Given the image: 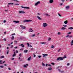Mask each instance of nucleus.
Segmentation results:
<instances>
[{
  "label": "nucleus",
  "mask_w": 73,
  "mask_h": 73,
  "mask_svg": "<svg viewBox=\"0 0 73 73\" xmlns=\"http://www.w3.org/2000/svg\"><path fill=\"white\" fill-rule=\"evenodd\" d=\"M64 59V58L61 57H59L57 59V61H60V60H63Z\"/></svg>",
  "instance_id": "1"
},
{
  "label": "nucleus",
  "mask_w": 73,
  "mask_h": 73,
  "mask_svg": "<svg viewBox=\"0 0 73 73\" xmlns=\"http://www.w3.org/2000/svg\"><path fill=\"white\" fill-rule=\"evenodd\" d=\"M23 21L25 23L26 22H29L30 21H32V20H25Z\"/></svg>",
  "instance_id": "2"
},
{
  "label": "nucleus",
  "mask_w": 73,
  "mask_h": 73,
  "mask_svg": "<svg viewBox=\"0 0 73 73\" xmlns=\"http://www.w3.org/2000/svg\"><path fill=\"white\" fill-rule=\"evenodd\" d=\"M48 25L46 23H44L43 24V26L44 27H46V26H48Z\"/></svg>",
  "instance_id": "3"
},
{
  "label": "nucleus",
  "mask_w": 73,
  "mask_h": 73,
  "mask_svg": "<svg viewBox=\"0 0 73 73\" xmlns=\"http://www.w3.org/2000/svg\"><path fill=\"white\" fill-rule=\"evenodd\" d=\"M21 8H25V9H29V7H24L23 6H21Z\"/></svg>",
  "instance_id": "4"
},
{
  "label": "nucleus",
  "mask_w": 73,
  "mask_h": 73,
  "mask_svg": "<svg viewBox=\"0 0 73 73\" xmlns=\"http://www.w3.org/2000/svg\"><path fill=\"white\" fill-rule=\"evenodd\" d=\"M40 1H38L37 2V3H36L35 4V6H37L38 4H40Z\"/></svg>",
  "instance_id": "5"
},
{
  "label": "nucleus",
  "mask_w": 73,
  "mask_h": 73,
  "mask_svg": "<svg viewBox=\"0 0 73 73\" xmlns=\"http://www.w3.org/2000/svg\"><path fill=\"white\" fill-rule=\"evenodd\" d=\"M29 32H33V30H32V29L30 28L29 29Z\"/></svg>",
  "instance_id": "6"
},
{
  "label": "nucleus",
  "mask_w": 73,
  "mask_h": 73,
  "mask_svg": "<svg viewBox=\"0 0 73 73\" xmlns=\"http://www.w3.org/2000/svg\"><path fill=\"white\" fill-rule=\"evenodd\" d=\"M36 17H37L38 19L39 20H41L42 19L41 18H40V17L37 16Z\"/></svg>",
  "instance_id": "7"
},
{
  "label": "nucleus",
  "mask_w": 73,
  "mask_h": 73,
  "mask_svg": "<svg viewBox=\"0 0 73 73\" xmlns=\"http://www.w3.org/2000/svg\"><path fill=\"white\" fill-rule=\"evenodd\" d=\"M27 66H28V64H27L26 65H24L23 66L25 68H27Z\"/></svg>",
  "instance_id": "8"
},
{
  "label": "nucleus",
  "mask_w": 73,
  "mask_h": 73,
  "mask_svg": "<svg viewBox=\"0 0 73 73\" xmlns=\"http://www.w3.org/2000/svg\"><path fill=\"white\" fill-rule=\"evenodd\" d=\"M53 0H50L49 1V2L50 3H53Z\"/></svg>",
  "instance_id": "9"
},
{
  "label": "nucleus",
  "mask_w": 73,
  "mask_h": 73,
  "mask_svg": "<svg viewBox=\"0 0 73 73\" xmlns=\"http://www.w3.org/2000/svg\"><path fill=\"white\" fill-rule=\"evenodd\" d=\"M19 13H25V12L24 11H19Z\"/></svg>",
  "instance_id": "10"
},
{
  "label": "nucleus",
  "mask_w": 73,
  "mask_h": 73,
  "mask_svg": "<svg viewBox=\"0 0 73 73\" xmlns=\"http://www.w3.org/2000/svg\"><path fill=\"white\" fill-rule=\"evenodd\" d=\"M19 13H25V12L24 11H19Z\"/></svg>",
  "instance_id": "11"
},
{
  "label": "nucleus",
  "mask_w": 73,
  "mask_h": 73,
  "mask_svg": "<svg viewBox=\"0 0 73 73\" xmlns=\"http://www.w3.org/2000/svg\"><path fill=\"white\" fill-rule=\"evenodd\" d=\"M66 9H69V6H66Z\"/></svg>",
  "instance_id": "12"
},
{
  "label": "nucleus",
  "mask_w": 73,
  "mask_h": 73,
  "mask_svg": "<svg viewBox=\"0 0 73 73\" xmlns=\"http://www.w3.org/2000/svg\"><path fill=\"white\" fill-rule=\"evenodd\" d=\"M13 22H15V23H16L17 24L19 23H20V21H14Z\"/></svg>",
  "instance_id": "13"
},
{
  "label": "nucleus",
  "mask_w": 73,
  "mask_h": 73,
  "mask_svg": "<svg viewBox=\"0 0 73 73\" xmlns=\"http://www.w3.org/2000/svg\"><path fill=\"white\" fill-rule=\"evenodd\" d=\"M65 29H66V28L64 27H62L61 28V30H62V31H63V30H65Z\"/></svg>",
  "instance_id": "14"
},
{
  "label": "nucleus",
  "mask_w": 73,
  "mask_h": 73,
  "mask_svg": "<svg viewBox=\"0 0 73 73\" xmlns=\"http://www.w3.org/2000/svg\"><path fill=\"white\" fill-rule=\"evenodd\" d=\"M64 23L65 24H68V21H66L64 22Z\"/></svg>",
  "instance_id": "15"
},
{
  "label": "nucleus",
  "mask_w": 73,
  "mask_h": 73,
  "mask_svg": "<svg viewBox=\"0 0 73 73\" xmlns=\"http://www.w3.org/2000/svg\"><path fill=\"white\" fill-rule=\"evenodd\" d=\"M26 29V27H25V26H24V27H22L21 28V29Z\"/></svg>",
  "instance_id": "16"
},
{
  "label": "nucleus",
  "mask_w": 73,
  "mask_h": 73,
  "mask_svg": "<svg viewBox=\"0 0 73 73\" xmlns=\"http://www.w3.org/2000/svg\"><path fill=\"white\" fill-rule=\"evenodd\" d=\"M14 54L13 55V57H15L16 56V54H15V52H14Z\"/></svg>",
  "instance_id": "17"
},
{
  "label": "nucleus",
  "mask_w": 73,
  "mask_h": 73,
  "mask_svg": "<svg viewBox=\"0 0 73 73\" xmlns=\"http://www.w3.org/2000/svg\"><path fill=\"white\" fill-rule=\"evenodd\" d=\"M31 56H30L28 58V61H29L31 60Z\"/></svg>",
  "instance_id": "18"
},
{
  "label": "nucleus",
  "mask_w": 73,
  "mask_h": 73,
  "mask_svg": "<svg viewBox=\"0 0 73 73\" xmlns=\"http://www.w3.org/2000/svg\"><path fill=\"white\" fill-rule=\"evenodd\" d=\"M73 28L72 27H70L68 28V29H71V30H72V29H73Z\"/></svg>",
  "instance_id": "19"
},
{
  "label": "nucleus",
  "mask_w": 73,
  "mask_h": 73,
  "mask_svg": "<svg viewBox=\"0 0 73 73\" xmlns=\"http://www.w3.org/2000/svg\"><path fill=\"white\" fill-rule=\"evenodd\" d=\"M8 5H13V3H8Z\"/></svg>",
  "instance_id": "20"
},
{
  "label": "nucleus",
  "mask_w": 73,
  "mask_h": 73,
  "mask_svg": "<svg viewBox=\"0 0 73 73\" xmlns=\"http://www.w3.org/2000/svg\"><path fill=\"white\" fill-rule=\"evenodd\" d=\"M24 52L25 53H27L28 52V50H25L24 51Z\"/></svg>",
  "instance_id": "21"
},
{
  "label": "nucleus",
  "mask_w": 73,
  "mask_h": 73,
  "mask_svg": "<svg viewBox=\"0 0 73 73\" xmlns=\"http://www.w3.org/2000/svg\"><path fill=\"white\" fill-rule=\"evenodd\" d=\"M73 44V40H72V42H71V46H72Z\"/></svg>",
  "instance_id": "22"
},
{
  "label": "nucleus",
  "mask_w": 73,
  "mask_h": 73,
  "mask_svg": "<svg viewBox=\"0 0 73 73\" xmlns=\"http://www.w3.org/2000/svg\"><path fill=\"white\" fill-rule=\"evenodd\" d=\"M0 64H3V62L2 60H0Z\"/></svg>",
  "instance_id": "23"
},
{
  "label": "nucleus",
  "mask_w": 73,
  "mask_h": 73,
  "mask_svg": "<svg viewBox=\"0 0 73 73\" xmlns=\"http://www.w3.org/2000/svg\"><path fill=\"white\" fill-rule=\"evenodd\" d=\"M42 65H43V66H45V64L44 63L42 62Z\"/></svg>",
  "instance_id": "24"
},
{
  "label": "nucleus",
  "mask_w": 73,
  "mask_h": 73,
  "mask_svg": "<svg viewBox=\"0 0 73 73\" xmlns=\"http://www.w3.org/2000/svg\"><path fill=\"white\" fill-rule=\"evenodd\" d=\"M21 46L23 48V47H24V45H23V44H21Z\"/></svg>",
  "instance_id": "25"
},
{
  "label": "nucleus",
  "mask_w": 73,
  "mask_h": 73,
  "mask_svg": "<svg viewBox=\"0 0 73 73\" xmlns=\"http://www.w3.org/2000/svg\"><path fill=\"white\" fill-rule=\"evenodd\" d=\"M4 58V56H2L0 57L1 58Z\"/></svg>",
  "instance_id": "26"
},
{
  "label": "nucleus",
  "mask_w": 73,
  "mask_h": 73,
  "mask_svg": "<svg viewBox=\"0 0 73 73\" xmlns=\"http://www.w3.org/2000/svg\"><path fill=\"white\" fill-rule=\"evenodd\" d=\"M32 37H35V36H36V35H35V34L33 35H32Z\"/></svg>",
  "instance_id": "27"
},
{
  "label": "nucleus",
  "mask_w": 73,
  "mask_h": 73,
  "mask_svg": "<svg viewBox=\"0 0 73 73\" xmlns=\"http://www.w3.org/2000/svg\"><path fill=\"white\" fill-rule=\"evenodd\" d=\"M0 68H4V66H0Z\"/></svg>",
  "instance_id": "28"
},
{
  "label": "nucleus",
  "mask_w": 73,
  "mask_h": 73,
  "mask_svg": "<svg viewBox=\"0 0 73 73\" xmlns=\"http://www.w3.org/2000/svg\"><path fill=\"white\" fill-rule=\"evenodd\" d=\"M58 16H60V17H61V15H60V13H58Z\"/></svg>",
  "instance_id": "29"
},
{
  "label": "nucleus",
  "mask_w": 73,
  "mask_h": 73,
  "mask_svg": "<svg viewBox=\"0 0 73 73\" xmlns=\"http://www.w3.org/2000/svg\"><path fill=\"white\" fill-rule=\"evenodd\" d=\"M49 70H52V68H48Z\"/></svg>",
  "instance_id": "30"
},
{
  "label": "nucleus",
  "mask_w": 73,
  "mask_h": 73,
  "mask_svg": "<svg viewBox=\"0 0 73 73\" xmlns=\"http://www.w3.org/2000/svg\"><path fill=\"white\" fill-rule=\"evenodd\" d=\"M14 38V36H13L11 37V40H13V39Z\"/></svg>",
  "instance_id": "31"
},
{
  "label": "nucleus",
  "mask_w": 73,
  "mask_h": 73,
  "mask_svg": "<svg viewBox=\"0 0 73 73\" xmlns=\"http://www.w3.org/2000/svg\"><path fill=\"white\" fill-rule=\"evenodd\" d=\"M63 26L64 27H67V25H63Z\"/></svg>",
  "instance_id": "32"
},
{
  "label": "nucleus",
  "mask_w": 73,
  "mask_h": 73,
  "mask_svg": "<svg viewBox=\"0 0 73 73\" xmlns=\"http://www.w3.org/2000/svg\"><path fill=\"white\" fill-rule=\"evenodd\" d=\"M72 33V32H70L68 33V35H70L71 34V33Z\"/></svg>",
  "instance_id": "33"
},
{
  "label": "nucleus",
  "mask_w": 73,
  "mask_h": 73,
  "mask_svg": "<svg viewBox=\"0 0 73 73\" xmlns=\"http://www.w3.org/2000/svg\"><path fill=\"white\" fill-rule=\"evenodd\" d=\"M19 56L20 57H21L22 56V54H19Z\"/></svg>",
  "instance_id": "34"
},
{
  "label": "nucleus",
  "mask_w": 73,
  "mask_h": 73,
  "mask_svg": "<svg viewBox=\"0 0 73 73\" xmlns=\"http://www.w3.org/2000/svg\"><path fill=\"white\" fill-rule=\"evenodd\" d=\"M54 46L53 45H52L51 46V48H54Z\"/></svg>",
  "instance_id": "35"
},
{
  "label": "nucleus",
  "mask_w": 73,
  "mask_h": 73,
  "mask_svg": "<svg viewBox=\"0 0 73 73\" xmlns=\"http://www.w3.org/2000/svg\"><path fill=\"white\" fill-rule=\"evenodd\" d=\"M12 36H14V35H15V33L12 34L11 35Z\"/></svg>",
  "instance_id": "36"
},
{
  "label": "nucleus",
  "mask_w": 73,
  "mask_h": 73,
  "mask_svg": "<svg viewBox=\"0 0 73 73\" xmlns=\"http://www.w3.org/2000/svg\"><path fill=\"white\" fill-rule=\"evenodd\" d=\"M40 44H45V43L44 42H42L40 43Z\"/></svg>",
  "instance_id": "37"
},
{
  "label": "nucleus",
  "mask_w": 73,
  "mask_h": 73,
  "mask_svg": "<svg viewBox=\"0 0 73 73\" xmlns=\"http://www.w3.org/2000/svg\"><path fill=\"white\" fill-rule=\"evenodd\" d=\"M50 40H51V38H48V41H50Z\"/></svg>",
  "instance_id": "38"
},
{
  "label": "nucleus",
  "mask_w": 73,
  "mask_h": 73,
  "mask_svg": "<svg viewBox=\"0 0 73 73\" xmlns=\"http://www.w3.org/2000/svg\"><path fill=\"white\" fill-rule=\"evenodd\" d=\"M48 66H51V65L50 64H48Z\"/></svg>",
  "instance_id": "39"
},
{
  "label": "nucleus",
  "mask_w": 73,
  "mask_h": 73,
  "mask_svg": "<svg viewBox=\"0 0 73 73\" xmlns=\"http://www.w3.org/2000/svg\"><path fill=\"white\" fill-rule=\"evenodd\" d=\"M8 69H9V70H11V69L10 68H9H9Z\"/></svg>",
  "instance_id": "40"
},
{
  "label": "nucleus",
  "mask_w": 73,
  "mask_h": 73,
  "mask_svg": "<svg viewBox=\"0 0 73 73\" xmlns=\"http://www.w3.org/2000/svg\"><path fill=\"white\" fill-rule=\"evenodd\" d=\"M33 55H34V57H36V55H35V54H33Z\"/></svg>",
  "instance_id": "41"
},
{
  "label": "nucleus",
  "mask_w": 73,
  "mask_h": 73,
  "mask_svg": "<svg viewBox=\"0 0 73 73\" xmlns=\"http://www.w3.org/2000/svg\"><path fill=\"white\" fill-rule=\"evenodd\" d=\"M38 57L39 58H41V56H38Z\"/></svg>",
  "instance_id": "42"
},
{
  "label": "nucleus",
  "mask_w": 73,
  "mask_h": 73,
  "mask_svg": "<svg viewBox=\"0 0 73 73\" xmlns=\"http://www.w3.org/2000/svg\"><path fill=\"white\" fill-rule=\"evenodd\" d=\"M13 47V45H11V48H12Z\"/></svg>",
  "instance_id": "43"
},
{
  "label": "nucleus",
  "mask_w": 73,
  "mask_h": 73,
  "mask_svg": "<svg viewBox=\"0 0 73 73\" xmlns=\"http://www.w3.org/2000/svg\"><path fill=\"white\" fill-rule=\"evenodd\" d=\"M46 16H49V15H48V14H46Z\"/></svg>",
  "instance_id": "44"
},
{
  "label": "nucleus",
  "mask_w": 73,
  "mask_h": 73,
  "mask_svg": "<svg viewBox=\"0 0 73 73\" xmlns=\"http://www.w3.org/2000/svg\"><path fill=\"white\" fill-rule=\"evenodd\" d=\"M27 45H28V46H29V43H27Z\"/></svg>",
  "instance_id": "45"
},
{
  "label": "nucleus",
  "mask_w": 73,
  "mask_h": 73,
  "mask_svg": "<svg viewBox=\"0 0 73 73\" xmlns=\"http://www.w3.org/2000/svg\"><path fill=\"white\" fill-rule=\"evenodd\" d=\"M60 34H61V33H60V32H58V35H60Z\"/></svg>",
  "instance_id": "46"
},
{
  "label": "nucleus",
  "mask_w": 73,
  "mask_h": 73,
  "mask_svg": "<svg viewBox=\"0 0 73 73\" xmlns=\"http://www.w3.org/2000/svg\"><path fill=\"white\" fill-rule=\"evenodd\" d=\"M62 4H63V3H60V5H62Z\"/></svg>",
  "instance_id": "47"
},
{
  "label": "nucleus",
  "mask_w": 73,
  "mask_h": 73,
  "mask_svg": "<svg viewBox=\"0 0 73 73\" xmlns=\"http://www.w3.org/2000/svg\"><path fill=\"white\" fill-rule=\"evenodd\" d=\"M23 39H25V40H26V38H25L23 37Z\"/></svg>",
  "instance_id": "48"
},
{
  "label": "nucleus",
  "mask_w": 73,
  "mask_h": 73,
  "mask_svg": "<svg viewBox=\"0 0 73 73\" xmlns=\"http://www.w3.org/2000/svg\"><path fill=\"white\" fill-rule=\"evenodd\" d=\"M5 61H3V62H3V63L4 64V63H5Z\"/></svg>",
  "instance_id": "49"
},
{
  "label": "nucleus",
  "mask_w": 73,
  "mask_h": 73,
  "mask_svg": "<svg viewBox=\"0 0 73 73\" xmlns=\"http://www.w3.org/2000/svg\"><path fill=\"white\" fill-rule=\"evenodd\" d=\"M15 5H19V4H15Z\"/></svg>",
  "instance_id": "50"
},
{
  "label": "nucleus",
  "mask_w": 73,
  "mask_h": 73,
  "mask_svg": "<svg viewBox=\"0 0 73 73\" xmlns=\"http://www.w3.org/2000/svg\"><path fill=\"white\" fill-rule=\"evenodd\" d=\"M37 14H38V15H40V14L39 13H37Z\"/></svg>",
  "instance_id": "51"
},
{
  "label": "nucleus",
  "mask_w": 73,
  "mask_h": 73,
  "mask_svg": "<svg viewBox=\"0 0 73 73\" xmlns=\"http://www.w3.org/2000/svg\"><path fill=\"white\" fill-rule=\"evenodd\" d=\"M51 64H52V65H54V63H51Z\"/></svg>",
  "instance_id": "52"
},
{
  "label": "nucleus",
  "mask_w": 73,
  "mask_h": 73,
  "mask_svg": "<svg viewBox=\"0 0 73 73\" xmlns=\"http://www.w3.org/2000/svg\"><path fill=\"white\" fill-rule=\"evenodd\" d=\"M61 50V49H60L59 50H58V52H60V50Z\"/></svg>",
  "instance_id": "53"
},
{
  "label": "nucleus",
  "mask_w": 73,
  "mask_h": 73,
  "mask_svg": "<svg viewBox=\"0 0 73 73\" xmlns=\"http://www.w3.org/2000/svg\"><path fill=\"white\" fill-rule=\"evenodd\" d=\"M19 52H18V51L16 50V53H17Z\"/></svg>",
  "instance_id": "54"
},
{
  "label": "nucleus",
  "mask_w": 73,
  "mask_h": 73,
  "mask_svg": "<svg viewBox=\"0 0 73 73\" xmlns=\"http://www.w3.org/2000/svg\"><path fill=\"white\" fill-rule=\"evenodd\" d=\"M58 71H59V72L61 71V70H60V69H58Z\"/></svg>",
  "instance_id": "55"
},
{
  "label": "nucleus",
  "mask_w": 73,
  "mask_h": 73,
  "mask_svg": "<svg viewBox=\"0 0 73 73\" xmlns=\"http://www.w3.org/2000/svg\"><path fill=\"white\" fill-rule=\"evenodd\" d=\"M23 50V49L21 48L20 49V50Z\"/></svg>",
  "instance_id": "56"
},
{
  "label": "nucleus",
  "mask_w": 73,
  "mask_h": 73,
  "mask_svg": "<svg viewBox=\"0 0 73 73\" xmlns=\"http://www.w3.org/2000/svg\"><path fill=\"white\" fill-rule=\"evenodd\" d=\"M23 27V26L22 25H20V27Z\"/></svg>",
  "instance_id": "57"
},
{
  "label": "nucleus",
  "mask_w": 73,
  "mask_h": 73,
  "mask_svg": "<svg viewBox=\"0 0 73 73\" xmlns=\"http://www.w3.org/2000/svg\"><path fill=\"white\" fill-rule=\"evenodd\" d=\"M64 58H66V56H64Z\"/></svg>",
  "instance_id": "58"
},
{
  "label": "nucleus",
  "mask_w": 73,
  "mask_h": 73,
  "mask_svg": "<svg viewBox=\"0 0 73 73\" xmlns=\"http://www.w3.org/2000/svg\"><path fill=\"white\" fill-rule=\"evenodd\" d=\"M3 40H4L5 41H6V39H5V38H4Z\"/></svg>",
  "instance_id": "59"
},
{
  "label": "nucleus",
  "mask_w": 73,
  "mask_h": 73,
  "mask_svg": "<svg viewBox=\"0 0 73 73\" xmlns=\"http://www.w3.org/2000/svg\"><path fill=\"white\" fill-rule=\"evenodd\" d=\"M69 35H67L66 36V37H69Z\"/></svg>",
  "instance_id": "60"
},
{
  "label": "nucleus",
  "mask_w": 73,
  "mask_h": 73,
  "mask_svg": "<svg viewBox=\"0 0 73 73\" xmlns=\"http://www.w3.org/2000/svg\"><path fill=\"white\" fill-rule=\"evenodd\" d=\"M46 66H48V64H46Z\"/></svg>",
  "instance_id": "61"
},
{
  "label": "nucleus",
  "mask_w": 73,
  "mask_h": 73,
  "mask_svg": "<svg viewBox=\"0 0 73 73\" xmlns=\"http://www.w3.org/2000/svg\"><path fill=\"white\" fill-rule=\"evenodd\" d=\"M7 49H9V47H7Z\"/></svg>",
  "instance_id": "62"
},
{
  "label": "nucleus",
  "mask_w": 73,
  "mask_h": 73,
  "mask_svg": "<svg viewBox=\"0 0 73 73\" xmlns=\"http://www.w3.org/2000/svg\"><path fill=\"white\" fill-rule=\"evenodd\" d=\"M14 59H15L14 58H13L12 59V60H14Z\"/></svg>",
  "instance_id": "63"
},
{
  "label": "nucleus",
  "mask_w": 73,
  "mask_h": 73,
  "mask_svg": "<svg viewBox=\"0 0 73 73\" xmlns=\"http://www.w3.org/2000/svg\"><path fill=\"white\" fill-rule=\"evenodd\" d=\"M5 22H6V21L5 20V21H4L3 22H4V23H5Z\"/></svg>",
  "instance_id": "64"
}]
</instances>
